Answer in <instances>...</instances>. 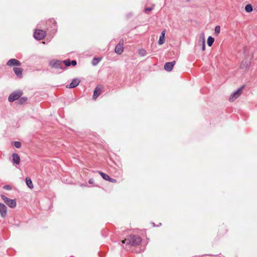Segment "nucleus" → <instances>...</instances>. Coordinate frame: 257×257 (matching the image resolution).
Masks as SVG:
<instances>
[{"instance_id": "nucleus-1", "label": "nucleus", "mask_w": 257, "mask_h": 257, "mask_svg": "<svg viewBox=\"0 0 257 257\" xmlns=\"http://www.w3.org/2000/svg\"><path fill=\"white\" fill-rule=\"evenodd\" d=\"M142 241L141 237L139 235H131L127 239L121 241L122 243H126V245L136 246Z\"/></svg>"}, {"instance_id": "nucleus-2", "label": "nucleus", "mask_w": 257, "mask_h": 257, "mask_svg": "<svg viewBox=\"0 0 257 257\" xmlns=\"http://www.w3.org/2000/svg\"><path fill=\"white\" fill-rule=\"evenodd\" d=\"M1 197L5 203L10 208H14L16 206L17 202L16 199H11L3 194H1Z\"/></svg>"}, {"instance_id": "nucleus-3", "label": "nucleus", "mask_w": 257, "mask_h": 257, "mask_svg": "<svg viewBox=\"0 0 257 257\" xmlns=\"http://www.w3.org/2000/svg\"><path fill=\"white\" fill-rule=\"evenodd\" d=\"M22 95L23 92L21 90L15 91L9 95L8 100L10 102H14L18 100Z\"/></svg>"}, {"instance_id": "nucleus-4", "label": "nucleus", "mask_w": 257, "mask_h": 257, "mask_svg": "<svg viewBox=\"0 0 257 257\" xmlns=\"http://www.w3.org/2000/svg\"><path fill=\"white\" fill-rule=\"evenodd\" d=\"M243 86H241L240 88H238L237 90L232 93L230 96L229 98V100L230 102H232L234 101L236 98H237L241 94L242 89L243 88Z\"/></svg>"}, {"instance_id": "nucleus-5", "label": "nucleus", "mask_w": 257, "mask_h": 257, "mask_svg": "<svg viewBox=\"0 0 257 257\" xmlns=\"http://www.w3.org/2000/svg\"><path fill=\"white\" fill-rule=\"evenodd\" d=\"M49 65L52 67L56 69H62L63 68V65L62 64V61L56 60H51L49 62Z\"/></svg>"}, {"instance_id": "nucleus-6", "label": "nucleus", "mask_w": 257, "mask_h": 257, "mask_svg": "<svg viewBox=\"0 0 257 257\" xmlns=\"http://www.w3.org/2000/svg\"><path fill=\"white\" fill-rule=\"evenodd\" d=\"M45 36V32L41 30H36L34 33V38L38 40H42Z\"/></svg>"}, {"instance_id": "nucleus-7", "label": "nucleus", "mask_w": 257, "mask_h": 257, "mask_svg": "<svg viewBox=\"0 0 257 257\" xmlns=\"http://www.w3.org/2000/svg\"><path fill=\"white\" fill-rule=\"evenodd\" d=\"M22 63L19 60L16 59H11L7 63V65L9 66H20Z\"/></svg>"}, {"instance_id": "nucleus-8", "label": "nucleus", "mask_w": 257, "mask_h": 257, "mask_svg": "<svg viewBox=\"0 0 257 257\" xmlns=\"http://www.w3.org/2000/svg\"><path fill=\"white\" fill-rule=\"evenodd\" d=\"M0 214L3 218H5L7 215V207L2 203H0Z\"/></svg>"}, {"instance_id": "nucleus-9", "label": "nucleus", "mask_w": 257, "mask_h": 257, "mask_svg": "<svg viewBox=\"0 0 257 257\" xmlns=\"http://www.w3.org/2000/svg\"><path fill=\"white\" fill-rule=\"evenodd\" d=\"M123 40H122V43L119 42L115 47L114 51L115 52L120 55L122 54L123 51Z\"/></svg>"}, {"instance_id": "nucleus-10", "label": "nucleus", "mask_w": 257, "mask_h": 257, "mask_svg": "<svg viewBox=\"0 0 257 257\" xmlns=\"http://www.w3.org/2000/svg\"><path fill=\"white\" fill-rule=\"evenodd\" d=\"M176 63L175 61L167 62L164 65V69L167 71H171Z\"/></svg>"}, {"instance_id": "nucleus-11", "label": "nucleus", "mask_w": 257, "mask_h": 257, "mask_svg": "<svg viewBox=\"0 0 257 257\" xmlns=\"http://www.w3.org/2000/svg\"><path fill=\"white\" fill-rule=\"evenodd\" d=\"M13 70L17 75V76L19 78H22L23 77V69L22 68L20 67H14Z\"/></svg>"}, {"instance_id": "nucleus-12", "label": "nucleus", "mask_w": 257, "mask_h": 257, "mask_svg": "<svg viewBox=\"0 0 257 257\" xmlns=\"http://www.w3.org/2000/svg\"><path fill=\"white\" fill-rule=\"evenodd\" d=\"M80 82V81L78 79L74 78L72 80V82L70 83L68 87L70 88H75L79 85ZM67 87H68V86H67Z\"/></svg>"}, {"instance_id": "nucleus-13", "label": "nucleus", "mask_w": 257, "mask_h": 257, "mask_svg": "<svg viewBox=\"0 0 257 257\" xmlns=\"http://www.w3.org/2000/svg\"><path fill=\"white\" fill-rule=\"evenodd\" d=\"M250 65V62L246 60H242L240 68L241 69H248Z\"/></svg>"}, {"instance_id": "nucleus-14", "label": "nucleus", "mask_w": 257, "mask_h": 257, "mask_svg": "<svg viewBox=\"0 0 257 257\" xmlns=\"http://www.w3.org/2000/svg\"><path fill=\"white\" fill-rule=\"evenodd\" d=\"M12 157L13 163L16 164V165H19L21 160L20 156L17 154L14 153L12 155Z\"/></svg>"}, {"instance_id": "nucleus-15", "label": "nucleus", "mask_w": 257, "mask_h": 257, "mask_svg": "<svg viewBox=\"0 0 257 257\" xmlns=\"http://www.w3.org/2000/svg\"><path fill=\"white\" fill-rule=\"evenodd\" d=\"M165 31L164 30L162 33L161 36H160L159 40L158 41V44L159 45H162L164 43L165 39Z\"/></svg>"}, {"instance_id": "nucleus-16", "label": "nucleus", "mask_w": 257, "mask_h": 257, "mask_svg": "<svg viewBox=\"0 0 257 257\" xmlns=\"http://www.w3.org/2000/svg\"><path fill=\"white\" fill-rule=\"evenodd\" d=\"M101 89L96 87L93 92V98L95 99L101 93Z\"/></svg>"}, {"instance_id": "nucleus-17", "label": "nucleus", "mask_w": 257, "mask_h": 257, "mask_svg": "<svg viewBox=\"0 0 257 257\" xmlns=\"http://www.w3.org/2000/svg\"><path fill=\"white\" fill-rule=\"evenodd\" d=\"M26 183L29 188H30L31 189L33 188L34 186H33V183L31 181V179L30 178L27 177L26 178Z\"/></svg>"}, {"instance_id": "nucleus-18", "label": "nucleus", "mask_w": 257, "mask_h": 257, "mask_svg": "<svg viewBox=\"0 0 257 257\" xmlns=\"http://www.w3.org/2000/svg\"><path fill=\"white\" fill-rule=\"evenodd\" d=\"M27 100L28 98L27 97H20L18 100L17 103L19 104H24L27 102Z\"/></svg>"}, {"instance_id": "nucleus-19", "label": "nucleus", "mask_w": 257, "mask_h": 257, "mask_svg": "<svg viewBox=\"0 0 257 257\" xmlns=\"http://www.w3.org/2000/svg\"><path fill=\"white\" fill-rule=\"evenodd\" d=\"M214 41V39L211 36H209L207 39V45L210 47L212 45Z\"/></svg>"}, {"instance_id": "nucleus-20", "label": "nucleus", "mask_w": 257, "mask_h": 257, "mask_svg": "<svg viewBox=\"0 0 257 257\" xmlns=\"http://www.w3.org/2000/svg\"><path fill=\"white\" fill-rule=\"evenodd\" d=\"M101 58L94 57L93 58L92 61V64L93 66H96L100 61Z\"/></svg>"}, {"instance_id": "nucleus-21", "label": "nucleus", "mask_w": 257, "mask_h": 257, "mask_svg": "<svg viewBox=\"0 0 257 257\" xmlns=\"http://www.w3.org/2000/svg\"><path fill=\"white\" fill-rule=\"evenodd\" d=\"M99 173L104 180L108 181L110 179V177L108 175L101 172H99Z\"/></svg>"}, {"instance_id": "nucleus-22", "label": "nucleus", "mask_w": 257, "mask_h": 257, "mask_svg": "<svg viewBox=\"0 0 257 257\" xmlns=\"http://www.w3.org/2000/svg\"><path fill=\"white\" fill-rule=\"evenodd\" d=\"M252 10V7L250 4H247L245 7V11L247 13L251 12Z\"/></svg>"}, {"instance_id": "nucleus-23", "label": "nucleus", "mask_w": 257, "mask_h": 257, "mask_svg": "<svg viewBox=\"0 0 257 257\" xmlns=\"http://www.w3.org/2000/svg\"><path fill=\"white\" fill-rule=\"evenodd\" d=\"M64 64L66 66H70L71 65V61L69 59L65 60L62 61V64Z\"/></svg>"}, {"instance_id": "nucleus-24", "label": "nucleus", "mask_w": 257, "mask_h": 257, "mask_svg": "<svg viewBox=\"0 0 257 257\" xmlns=\"http://www.w3.org/2000/svg\"><path fill=\"white\" fill-rule=\"evenodd\" d=\"M14 145L16 148H20L21 147V143L19 141H15L14 142Z\"/></svg>"}, {"instance_id": "nucleus-25", "label": "nucleus", "mask_w": 257, "mask_h": 257, "mask_svg": "<svg viewBox=\"0 0 257 257\" xmlns=\"http://www.w3.org/2000/svg\"><path fill=\"white\" fill-rule=\"evenodd\" d=\"M215 34L218 35L220 31V27L219 26H217L215 27Z\"/></svg>"}, {"instance_id": "nucleus-26", "label": "nucleus", "mask_w": 257, "mask_h": 257, "mask_svg": "<svg viewBox=\"0 0 257 257\" xmlns=\"http://www.w3.org/2000/svg\"><path fill=\"white\" fill-rule=\"evenodd\" d=\"M202 47V49L203 51H204L205 49V39L204 37L202 38V40L201 41Z\"/></svg>"}, {"instance_id": "nucleus-27", "label": "nucleus", "mask_w": 257, "mask_h": 257, "mask_svg": "<svg viewBox=\"0 0 257 257\" xmlns=\"http://www.w3.org/2000/svg\"><path fill=\"white\" fill-rule=\"evenodd\" d=\"M146 51L144 49H141L139 50V54L141 56H145L146 55Z\"/></svg>"}, {"instance_id": "nucleus-28", "label": "nucleus", "mask_w": 257, "mask_h": 257, "mask_svg": "<svg viewBox=\"0 0 257 257\" xmlns=\"http://www.w3.org/2000/svg\"><path fill=\"white\" fill-rule=\"evenodd\" d=\"M3 188L5 190H10L12 189V186L10 185H6L3 186Z\"/></svg>"}, {"instance_id": "nucleus-29", "label": "nucleus", "mask_w": 257, "mask_h": 257, "mask_svg": "<svg viewBox=\"0 0 257 257\" xmlns=\"http://www.w3.org/2000/svg\"><path fill=\"white\" fill-rule=\"evenodd\" d=\"M153 9V7L146 8L145 10V12L151 11Z\"/></svg>"}, {"instance_id": "nucleus-30", "label": "nucleus", "mask_w": 257, "mask_h": 257, "mask_svg": "<svg viewBox=\"0 0 257 257\" xmlns=\"http://www.w3.org/2000/svg\"><path fill=\"white\" fill-rule=\"evenodd\" d=\"M77 64V62L76 60H72L71 61V65L73 66H75Z\"/></svg>"}, {"instance_id": "nucleus-31", "label": "nucleus", "mask_w": 257, "mask_h": 257, "mask_svg": "<svg viewBox=\"0 0 257 257\" xmlns=\"http://www.w3.org/2000/svg\"><path fill=\"white\" fill-rule=\"evenodd\" d=\"M108 181L110 182H112V183H116V180L115 179L111 178L110 177V179L109 180H108Z\"/></svg>"}, {"instance_id": "nucleus-32", "label": "nucleus", "mask_w": 257, "mask_h": 257, "mask_svg": "<svg viewBox=\"0 0 257 257\" xmlns=\"http://www.w3.org/2000/svg\"><path fill=\"white\" fill-rule=\"evenodd\" d=\"M88 182L89 184H93L94 182V180L93 179L91 178L89 180Z\"/></svg>"}, {"instance_id": "nucleus-33", "label": "nucleus", "mask_w": 257, "mask_h": 257, "mask_svg": "<svg viewBox=\"0 0 257 257\" xmlns=\"http://www.w3.org/2000/svg\"><path fill=\"white\" fill-rule=\"evenodd\" d=\"M187 1H189L190 0H187Z\"/></svg>"}]
</instances>
